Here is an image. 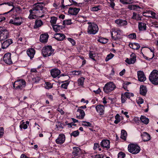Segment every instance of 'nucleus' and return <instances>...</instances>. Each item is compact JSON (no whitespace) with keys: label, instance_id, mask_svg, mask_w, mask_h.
I'll return each mask as SVG.
<instances>
[{"label":"nucleus","instance_id":"f03ea898","mask_svg":"<svg viewBox=\"0 0 158 158\" xmlns=\"http://www.w3.org/2000/svg\"><path fill=\"white\" fill-rule=\"evenodd\" d=\"M29 12L30 14L28 18L31 19H35L37 17L42 18L44 16L43 11L42 10L32 9L29 10Z\"/></svg>","mask_w":158,"mask_h":158},{"label":"nucleus","instance_id":"7ed1b4c3","mask_svg":"<svg viewBox=\"0 0 158 158\" xmlns=\"http://www.w3.org/2000/svg\"><path fill=\"white\" fill-rule=\"evenodd\" d=\"M149 79L152 84L158 85V71L153 70L150 74Z\"/></svg>","mask_w":158,"mask_h":158},{"label":"nucleus","instance_id":"2f4dec72","mask_svg":"<svg viewBox=\"0 0 158 158\" xmlns=\"http://www.w3.org/2000/svg\"><path fill=\"white\" fill-rule=\"evenodd\" d=\"M77 111L79 112L80 113L79 118L81 119H83L85 115L84 111L81 109L78 108L77 110Z\"/></svg>","mask_w":158,"mask_h":158},{"label":"nucleus","instance_id":"a211bd4d","mask_svg":"<svg viewBox=\"0 0 158 158\" xmlns=\"http://www.w3.org/2000/svg\"><path fill=\"white\" fill-rule=\"evenodd\" d=\"M97 111L99 113L100 115L104 114V113L105 107L102 105H98L95 107Z\"/></svg>","mask_w":158,"mask_h":158},{"label":"nucleus","instance_id":"f3484780","mask_svg":"<svg viewBox=\"0 0 158 158\" xmlns=\"http://www.w3.org/2000/svg\"><path fill=\"white\" fill-rule=\"evenodd\" d=\"M138 80L140 82H144L146 80V77L144 72L142 71H139L137 72Z\"/></svg>","mask_w":158,"mask_h":158},{"label":"nucleus","instance_id":"6e6d98bb","mask_svg":"<svg viewBox=\"0 0 158 158\" xmlns=\"http://www.w3.org/2000/svg\"><path fill=\"white\" fill-rule=\"evenodd\" d=\"M118 158H124L125 156V154L122 152H119L118 155Z\"/></svg>","mask_w":158,"mask_h":158},{"label":"nucleus","instance_id":"b1692460","mask_svg":"<svg viewBox=\"0 0 158 158\" xmlns=\"http://www.w3.org/2000/svg\"><path fill=\"white\" fill-rule=\"evenodd\" d=\"M13 11H15L16 13H17L16 15L20 14V13L22 12V10L19 7H15V6H13V7L11 10L8 12L4 13L3 14L4 15L7 14L9 13L10 12H12Z\"/></svg>","mask_w":158,"mask_h":158},{"label":"nucleus","instance_id":"c756f323","mask_svg":"<svg viewBox=\"0 0 158 158\" xmlns=\"http://www.w3.org/2000/svg\"><path fill=\"white\" fill-rule=\"evenodd\" d=\"M140 120L141 122L147 125L149 123V119L146 116L141 115L140 117Z\"/></svg>","mask_w":158,"mask_h":158},{"label":"nucleus","instance_id":"0e129e2a","mask_svg":"<svg viewBox=\"0 0 158 158\" xmlns=\"http://www.w3.org/2000/svg\"><path fill=\"white\" fill-rule=\"evenodd\" d=\"M68 39L73 45H74L75 44V42L73 39L70 38H68Z\"/></svg>","mask_w":158,"mask_h":158},{"label":"nucleus","instance_id":"052dcab7","mask_svg":"<svg viewBox=\"0 0 158 158\" xmlns=\"http://www.w3.org/2000/svg\"><path fill=\"white\" fill-rule=\"evenodd\" d=\"M81 72L79 71H74L72 72V74L74 75H78L80 74Z\"/></svg>","mask_w":158,"mask_h":158},{"label":"nucleus","instance_id":"a19ab883","mask_svg":"<svg viewBox=\"0 0 158 158\" xmlns=\"http://www.w3.org/2000/svg\"><path fill=\"white\" fill-rule=\"evenodd\" d=\"M89 58H91L94 61H96V60L94 58L96 55L93 52L90 51L89 54Z\"/></svg>","mask_w":158,"mask_h":158},{"label":"nucleus","instance_id":"5fc2aeb1","mask_svg":"<svg viewBox=\"0 0 158 158\" xmlns=\"http://www.w3.org/2000/svg\"><path fill=\"white\" fill-rule=\"evenodd\" d=\"M51 25L54 31L56 32H58L60 30V29L57 27L56 25L52 24Z\"/></svg>","mask_w":158,"mask_h":158},{"label":"nucleus","instance_id":"8fccbe9b","mask_svg":"<svg viewBox=\"0 0 158 158\" xmlns=\"http://www.w3.org/2000/svg\"><path fill=\"white\" fill-rule=\"evenodd\" d=\"M82 122L83 123L82 124L83 126L89 127H92L91 124L89 122L83 121Z\"/></svg>","mask_w":158,"mask_h":158},{"label":"nucleus","instance_id":"4c0bfd02","mask_svg":"<svg viewBox=\"0 0 158 158\" xmlns=\"http://www.w3.org/2000/svg\"><path fill=\"white\" fill-rule=\"evenodd\" d=\"M98 41L102 44H106L108 40L107 39L103 38L102 37H100L98 40Z\"/></svg>","mask_w":158,"mask_h":158},{"label":"nucleus","instance_id":"4be33fe9","mask_svg":"<svg viewBox=\"0 0 158 158\" xmlns=\"http://www.w3.org/2000/svg\"><path fill=\"white\" fill-rule=\"evenodd\" d=\"M44 4L43 2L36 3L34 5L32 9L43 11L44 7L42 5H43Z\"/></svg>","mask_w":158,"mask_h":158},{"label":"nucleus","instance_id":"9b49d317","mask_svg":"<svg viewBox=\"0 0 158 158\" xmlns=\"http://www.w3.org/2000/svg\"><path fill=\"white\" fill-rule=\"evenodd\" d=\"M81 151L80 149L76 147L73 148V151L72 152L73 158H76L79 157L81 154Z\"/></svg>","mask_w":158,"mask_h":158},{"label":"nucleus","instance_id":"680f3d73","mask_svg":"<svg viewBox=\"0 0 158 158\" xmlns=\"http://www.w3.org/2000/svg\"><path fill=\"white\" fill-rule=\"evenodd\" d=\"M4 134V129L3 127H0V138Z\"/></svg>","mask_w":158,"mask_h":158},{"label":"nucleus","instance_id":"bf43d9fd","mask_svg":"<svg viewBox=\"0 0 158 158\" xmlns=\"http://www.w3.org/2000/svg\"><path fill=\"white\" fill-rule=\"evenodd\" d=\"M139 17V15L136 13H133V15L132 17V18L133 19H135L136 20L138 19V18Z\"/></svg>","mask_w":158,"mask_h":158},{"label":"nucleus","instance_id":"7c9ffc66","mask_svg":"<svg viewBox=\"0 0 158 158\" xmlns=\"http://www.w3.org/2000/svg\"><path fill=\"white\" fill-rule=\"evenodd\" d=\"M138 27L139 31H145L146 30V25L144 23L139 22Z\"/></svg>","mask_w":158,"mask_h":158},{"label":"nucleus","instance_id":"09e8293b","mask_svg":"<svg viewBox=\"0 0 158 158\" xmlns=\"http://www.w3.org/2000/svg\"><path fill=\"white\" fill-rule=\"evenodd\" d=\"M115 120L114 121V123L116 124H118L120 121V119L119 118V116L118 114H117L115 116Z\"/></svg>","mask_w":158,"mask_h":158},{"label":"nucleus","instance_id":"473e14b6","mask_svg":"<svg viewBox=\"0 0 158 158\" xmlns=\"http://www.w3.org/2000/svg\"><path fill=\"white\" fill-rule=\"evenodd\" d=\"M61 83H63L61 85V88L66 89H67L68 86L69 84L70 81L68 80H66L61 81Z\"/></svg>","mask_w":158,"mask_h":158},{"label":"nucleus","instance_id":"412c9836","mask_svg":"<svg viewBox=\"0 0 158 158\" xmlns=\"http://www.w3.org/2000/svg\"><path fill=\"white\" fill-rule=\"evenodd\" d=\"M100 144L103 148H110V141L108 139L102 140Z\"/></svg>","mask_w":158,"mask_h":158},{"label":"nucleus","instance_id":"0eeeda50","mask_svg":"<svg viewBox=\"0 0 158 158\" xmlns=\"http://www.w3.org/2000/svg\"><path fill=\"white\" fill-rule=\"evenodd\" d=\"M26 85L25 81L23 79L16 81L13 84L14 88L16 89H22L24 88Z\"/></svg>","mask_w":158,"mask_h":158},{"label":"nucleus","instance_id":"5701e85b","mask_svg":"<svg viewBox=\"0 0 158 158\" xmlns=\"http://www.w3.org/2000/svg\"><path fill=\"white\" fill-rule=\"evenodd\" d=\"M141 136L144 142L148 141L151 139L150 135L146 132H143L141 135Z\"/></svg>","mask_w":158,"mask_h":158},{"label":"nucleus","instance_id":"6e6552de","mask_svg":"<svg viewBox=\"0 0 158 158\" xmlns=\"http://www.w3.org/2000/svg\"><path fill=\"white\" fill-rule=\"evenodd\" d=\"M116 88L115 85L112 82L107 83L103 88V90L106 93L108 94L114 90Z\"/></svg>","mask_w":158,"mask_h":158},{"label":"nucleus","instance_id":"f8f14e48","mask_svg":"<svg viewBox=\"0 0 158 158\" xmlns=\"http://www.w3.org/2000/svg\"><path fill=\"white\" fill-rule=\"evenodd\" d=\"M4 62L6 64L10 65L12 63L11 59V54L10 53H6L3 58Z\"/></svg>","mask_w":158,"mask_h":158},{"label":"nucleus","instance_id":"774afa93","mask_svg":"<svg viewBox=\"0 0 158 158\" xmlns=\"http://www.w3.org/2000/svg\"><path fill=\"white\" fill-rule=\"evenodd\" d=\"M100 147L99 144L97 143H95L94 144L93 149L94 150H95L97 148Z\"/></svg>","mask_w":158,"mask_h":158},{"label":"nucleus","instance_id":"f704fd0d","mask_svg":"<svg viewBox=\"0 0 158 158\" xmlns=\"http://www.w3.org/2000/svg\"><path fill=\"white\" fill-rule=\"evenodd\" d=\"M127 136V133L126 131L124 130H122L121 131V138L122 139L126 140Z\"/></svg>","mask_w":158,"mask_h":158},{"label":"nucleus","instance_id":"13d9d810","mask_svg":"<svg viewBox=\"0 0 158 158\" xmlns=\"http://www.w3.org/2000/svg\"><path fill=\"white\" fill-rule=\"evenodd\" d=\"M127 98L126 96H124V94H121V99L122 103H124L126 101Z\"/></svg>","mask_w":158,"mask_h":158},{"label":"nucleus","instance_id":"9d476101","mask_svg":"<svg viewBox=\"0 0 158 158\" xmlns=\"http://www.w3.org/2000/svg\"><path fill=\"white\" fill-rule=\"evenodd\" d=\"M23 22L22 17L15 16L10 20L9 23L16 26H19L23 23Z\"/></svg>","mask_w":158,"mask_h":158},{"label":"nucleus","instance_id":"e2e57ef3","mask_svg":"<svg viewBox=\"0 0 158 158\" xmlns=\"http://www.w3.org/2000/svg\"><path fill=\"white\" fill-rule=\"evenodd\" d=\"M137 102L139 105L142 104L143 102V99L142 98H139L137 100Z\"/></svg>","mask_w":158,"mask_h":158},{"label":"nucleus","instance_id":"a878e982","mask_svg":"<svg viewBox=\"0 0 158 158\" xmlns=\"http://www.w3.org/2000/svg\"><path fill=\"white\" fill-rule=\"evenodd\" d=\"M65 36L63 34L56 33L54 35V38L59 41L63 40L65 38Z\"/></svg>","mask_w":158,"mask_h":158},{"label":"nucleus","instance_id":"20e7f679","mask_svg":"<svg viewBox=\"0 0 158 158\" xmlns=\"http://www.w3.org/2000/svg\"><path fill=\"white\" fill-rule=\"evenodd\" d=\"M54 50L51 46H46L44 47L42 50V53L44 57L50 56L53 54Z\"/></svg>","mask_w":158,"mask_h":158},{"label":"nucleus","instance_id":"f257e3e1","mask_svg":"<svg viewBox=\"0 0 158 158\" xmlns=\"http://www.w3.org/2000/svg\"><path fill=\"white\" fill-rule=\"evenodd\" d=\"M111 39L113 40H120L123 38V31L119 29H112L111 31Z\"/></svg>","mask_w":158,"mask_h":158},{"label":"nucleus","instance_id":"e433bc0d","mask_svg":"<svg viewBox=\"0 0 158 158\" xmlns=\"http://www.w3.org/2000/svg\"><path fill=\"white\" fill-rule=\"evenodd\" d=\"M128 8L131 10L140 9V7L139 6L135 5H131L128 6Z\"/></svg>","mask_w":158,"mask_h":158},{"label":"nucleus","instance_id":"bb28decb","mask_svg":"<svg viewBox=\"0 0 158 158\" xmlns=\"http://www.w3.org/2000/svg\"><path fill=\"white\" fill-rule=\"evenodd\" d=\"M27 53L30 59H32L33 58L35 53V50L33 48H29L27 50Z\"/></svg>","mask_w":158,"mask_h":158},{"label":"nucleus","instance_id":"c03bdc74","mask_svg":"<svg viewBox=\"0 0 158 158\" xmlns=\"http://www.w3.org/2000/svg\"><path fill=\"white\" fill-rule=\"evenodd\" d=\"M124 94V96H125L126 98H130L131 97L134 96L133 94L128 92L125 93Z\"/></svg>","mask_w":158,"mask_h":158},{"label":"nucleus","instance_id":"de8ad7c7","mask_svg":"<svg viewBox=\"0 0 158 158\" xmlns=\"http://www.w3.org/2000/svg\"><path fill=\"white\" fill-rule=\"evenodd\" d=\"M40 78L39 77H32V82L34 83H37L40 80Z\"/></svg>","mask_w":158,"mask_h":158},{"label":"nucleus","instance_id":"aec40b11","mask_svg":"<svg viewBox=\"0 0 158 158\" xmlns=\"http://www.w3.org/2000/svg\"><path fill=\"white\" fill-rule=\"evenodd\" d=\"M80 10L79 8L70 7L69 9L68 13L72 15H76L78 13Z\"/></svg>","mask_w":158,"mask_h":158},{"label":"nucleus","instance_id":"1a4fd4ad","mask_svg":"<svg viewBox=\"0 0 158 158\" xmlns=\"http://www.w3.org/2000/svg\"><path fill=\"white\" fill-rule=\"evenodd\" d=\"M9 34L8 31L5 28L0 27V41H4L9 37Z\"/></svg>","mask_w":158,"mask_h":158},{"label":"nucleus","instance_id":"58836bf2","mask_svg":"<svg viewBox=\"0 0 158 158\" xmlns=\"http://www.w3.org/2000/svg\"><path fill=\"white\" fill-rule=\"evenodd\" d=\"M71 20V19H68L63 21V25H69L72 24Z\"/></svg>","mask_w":158,"mask_h":158},{"label":"nucleus","instance_id":"a18cd8bd","mask_svg":"<svg viewBox=\"0 0 158 158\" xmlns=\"http://www.w3.org/2000/svg\"><path fill=\"white\" fill-rule=\"evenodd\" d=\"M79 134V132L78 130L72 132L71 134V136H73L74 137H76L78 136Z\"/></svg>","mask_w":158,"mask_h":158},{"label":"nucleus","instance_id":"ddd939ff","mask_svg":"<svg viewBox=\"0 0 158 158\" xmlns=\"http://www.w3.org/2000/svg\"><path fill=\"white\" fill-rule=\"evenodd\" d=\"M51 75L53 78H56L57 77H60L59 76L61 73L60 71L57 68H54L52 69L50 71Z\"/></svg>","mask_w":158,"mask_h":158},{"label":"nucleus","instance_id":"2eb2a0df","mask_svg":"<svg viewBox=\"0 0 158 158\" xmlns=\"http://www.w3.org/2000/svg\"><path fill=\"white\" fill-rule=\"evenodd\" d=\"M115 23L118 27H121L126 26L127 24V21L124 20L119 19L115 21Z\"/></svg>","mask_w":158,"mask_h":158},{"label":"nucleus","instance_id":"39448f33","mask_svg":"<svg viewBox=\"0 0 158 158\" xmlns=\"http://www.w3.org/2000/svg\"><path fill=\"white\" fill-rule=\"evenodd\" d=\"M89 26L87 29V32L90 35L96 34L98 31V26L95 23H88Z\"/></svg>","mask_w":158,"mask_h":158},{"label":"nucleus","instance_id":"c85d7f7f","mask_svg":"<svg viewBox=\"0 0 158 158\" xmlns=\"http://www.w3.org/2000/svg\"><path fill=\"white\" fill-rule=\"evenodd\" d=\"M129 46L131 48L135 50H138L140 48L139 44L135 43H130Z\"/></svg>","mask_w":158,"mask_h":158},{"label":"nucleus","instance_id":"ea45409f","mask_svg":"<svg viewBox=\"0 0 158 158\" xmlns=\"http://www.w3.org/2000/svg\"><path fill=\"white\" fill-rule=\"evenodd\" d=\"M85 79L82 77L78 79L77 81L78 85H83L84 84V81Z\"/></svg>","mask_w":158,"mask_h":158},{"label":"nucleus","instance_id":"393cba45","mask_svg":"<svg viewBox=\"0 0 158 158\" xmlns=\"http://www.w3.org/2000/svg\"><path fill=\"white\" fill-rule=\"evenodd\" d=\"M48 37L49 36L47 33L41 34L40 37V41L42 43H46L48 41Z\"/></svg>","mask_w":158,"mask_h":158},{"label":"nucleus","instance_id":"72a5a7b5","mask_svg":"<svg viewBox=\"0 0 158 158\" xmlns=\"http://www.w3.org/2000/svg\"><path fill=\"white\" fill-rule=\"evenodd\" d=\"M102 9V7L101 6L98 5L90 8V10L91 11H97L101 10Z\"/></svg>","mask_w":158,"mask_h":158},{"label":"nucleus","instance_id":"338daca9","mask_svg":"<svg viewBox=\"0 0 158 158\" xmlns=\"http://www.w3.org/2000/svg\"><path fill=\"white\" fill-rule=\"evenodd\" d=\"M110 6L112 8H114L115 6V3L114 2V0H110Z\"/></svg>","mask_w":158,"mask_h":158},{"label":"nucleus","instance_id":"c9c22d12","mask_svg":"<svg viewBox=\"0 0 158 158\" xmlns=\"http://www.w3.org/2000/svg\"><path fill=\"white\" fill-rule=\"evenodd\" d=\"M43 24V22L41 20H36L35 21V27H39L41 26Z\"/></svg>","mask_w":158,"mask_h":158},{"label":"nucleus","instance_id":"cd10ccee","mask_svg":"<svg viewBox=\"0 0 158 158\" xmlns=\"http://www.w3.org/2000/svg\"><path fill=\"white\" fill-rule=\"evenodd\" d=\"M139 92L140 94L144 96L147 92V88L144 85H141L140 87Z\"/></svg>","mask_w":158,"mask_h":158},{"label":"nucleus","instance_id":"37998d69","mask_svg":"<svg viewBox=\"0 0 158 158\" xmlns=\"http://www.w3.org/2000/svg\"><path fill=\"white\" fill-rule=\"evenodd\" d=\"M57 19L55 17H52L51 18L50 22L52 24H54L56 23Z\"/></svg>","mask_w":158,"mask_h":158},{"label":"nucleus","instance_id":"603ef678","mask_svg":"<svg viewBox=\"0 0 158 158\" xmlns=\"http://www.w3.org/2000/svg\"><path fill=\"white\" fill-rule=\"evenodd\" d=\"M45 88L47 89H49L52 88V85L49 82H46L45 83Z\"/></svg>","mask_w":158,"mask_h":158},{"label":"nucleus","instance_id":"423d86ee","mask_svg":"<svg viewBox=\"0 0 158 158\" xmlns=\"http://www.w3.org/2000/svg\"><path fill=\"white\" fill-rule=\"evenodd\" d=\"M129 152L133 154L138 153L140 151V149L139 146L137 144H130L128 146Z\"/></svg>","mask_w":158,"mask_h":158},{"label":"nucleus","instance_id":"4d7b16f0","mask_svg":"<svg viewBox=\"0 0 158 158\" xmlns=\"http://www.w3.org/2000/svg\"><path fill=\"white\" fill-rule=\"evenodd\" d=\"M128 37L132 39H136V35L135 33L131 34L128 35Z\"/></svg>","mask_w":158,"mask_h":158},{"label":"nucleus","instance_id":"49530a36","mask_svg":"<svg viewBox=\"0 0 158 158\" xmlns=\"http://www.w3.org/2000/svg\"><path fill=\"white\" fill-rule=\"evenodd\" d=\"M69 1L71 3H72V5H73L74 6H79L80 5H81L82 4H84L83 3H78L73 0H69Z\"/></svg>","mask_w":158,"mask_h":158},{"label":"nucleus","instance_id":"4468645a","mask_svg":"<svg viewBox=\"0 0 158 158\" xmlns=\"http://www.w3.org/2000/svg\"><path fill=\"white\" fill-rule=\"evenodd\" d=\"M65 140V135L63 134H60L59 135L55 141L57 144H61L64 142Z\"/></svg>","mask_w":158,"mask_h":158},{"label":"nucleus","instance_id":"dca6fc26","mask_svg":"<svg viewBox=\"0 0 158 158\" xmlns=\"http://www.w3.org/2000/svg\"><path fill=\"white\" fill-rule=\"evenodd\" d=\"M2 43V48L3 49L7 48L9 46L13 43L12 39H6Z\"/></svg>","mask_w":158,"mask_h":158},{"label":"nucleus","instance_id":"864d4df0","mask_svg":"<svg viewBox=\"0 0 158 158\" xmlns=\"http://www.w3.org/2000/svg\"><path fill=\"white\" fill-rule=\"evenodd\" d=\"M114 55L112 53H110L108 55L106 58L105 60L106 61H108L111 59L114 56Z\"/></svg>","mask_w":158,"mask_h":158},{"label":"nucleus","instance_id":"6ab92c4d","mask_svg":"<svg viewBox=\"0 0 158 158\" xmlns=\"http://www.w3.org/2000/svg\"><path fill=\"white\" fill-rule=\"evenodd\" d=\"M136 61L135 55L132 53L131 55V58L130 59L127 58L125 60V61L128 64H134Z\"/></svg>","mask_w":158,"mask_h":158},{"label":"nucleus","instance_id":"3c124183","mask_svg":"<svg viewBox=\"0 0 158 158\" xmlns=\"http://www.w3.org/2000/svg\"><path fill=\"white\" fill-rule=\"evenodd\" d=\"M19 127L21 129H22V128L26 129L27 128V124H25L24 122H23L20 125Z\"/></svg>","mask_w":158,"mask_h":158},{"label":"nucleus","instance_id":"69168bd1","mask_svg":"<svg viewBox=\"0 0 158 158\" xmlns=\"http://www.w3.org/2000/svg\"><path fill=\"white\" fill-rule=\"evenodd\" d=\"M149 13L151 14L152 15V16H149V17H152L153 19H155L156 18V13L152 11H150L149 12Z\"/></svg>","mask_w":158,"mask_h":158},{"label":"nucleus","instance_id":"79ce46f5","mask_svg":"<svg viewBox=\"0 0 158 158\" xmlns=\"http://www.w3.org/2000/svg\"><path fill=\"white\" fill-rule=\"evenodd\" d=\"M14 3L13 2H3L2 3L0 4V6L4 5H7L9 6H13H13H14L13 5Z\"/></svg>","mask_w":158,"mask_h":158}]
</instances>
